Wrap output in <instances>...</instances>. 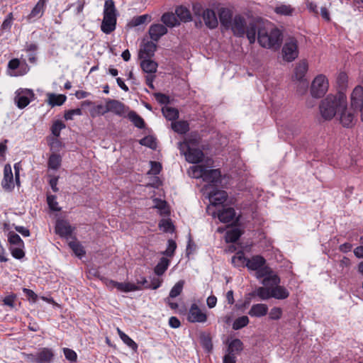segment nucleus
<instances>
[{
	"label": "nucleus",
	"mask_w": 363,
	"mask_h": 363,
	"mask_svg": "<svg viewBox=\"0 0 363 363\" xmlns=\"http://www.w3.org/2000/svg\"><path fill=\"white\" fill-rule=\"evenodd\" d=\"M346 95L342 92L329 94L323 99L319 105L321 117L325 121H330L337 115L340 108L346 103Z\"/></svg>",
	"instance_id": "nucleus-1"
},
{
	"label": "nucleus",
	"mask_w": 363,
	"mask_h": 363,
	"mask_svg": "<svg viewBox=\"0 0 363 363\" xmlns=\"http://www.w3.org/2000/svg\"><path fill=\"white\" fill-rule=\"evenodd\" d=\"M230 28L235 36L243 38L246 35L250 44L255 42L257 30L255 22L251 21L247 24L245 17L238 14L234 16Z\"/></svg>",
	"instance_id": "nucleus-2"
},
{
	"label": "nucleus",
	"mask_w": 363,
	"mask_h": 363,
	"mask_svg": "<svg viewBox=\"0 0 363 363\" xmlns=\"http://www.w3.org/2000/svg\"><path fill=\"white\" fill-rule=\"evenodd\" d=\"M257 40L259 45L265 48H279L282 42V33L277 28L269 31L265 27H257Z\"/></svg>",
	"instance_id": "nucleus-3"
},
{
	"label": "nucleus",
	"mask_w": 363,
	"mask_h": 363,
	"mask_svg": "<svg viewBox=\"0 0 363 363\" xmlns=\"http://www.w3.org/2000/svg\"><path fill=\"white\" fill-rule=\"evenodd\" d=\"M336 118L340 124L345 128H352L357 122V110L347 106V101L340 108Z\"/></svg>",
	"instance_id": "nucleus-4"
},
{
	"label": "nucleus",
	"mask_w": 363,
	"mask_h": 363,
	"mask_svg": "<svg viewBox=\"0 0 363 363\" xmlns=\"http://www.w3.org/2000/svg\"><path fill=\"white\" fill-rule=\"evenodd\" d=\"M328 89V82L325 76L318 75L312 82L311 86V94L313 98L323 97Z\"/></svg>",
	"instance_id": "nucleus-5"
},
{
	"label": "nucleus",
	"mask_w": 363,
	"mask_h": 363,
	"mask_svg": "<svg viewBox=\"0 0 363 363\" xmlns=\"http://www.w3.org/2000/svg\"><path fill=\"white\" fill-rule=\"evenodd\" d=\"M283 58L286 62H292L298 56V42L294 38H288L281 50Z\"/></svg>",
	"instance_id": "nucleus-6"
},
{
	"label": "nucleus",
	"mask_w": 363,
	"mask_h": 363,
	"mask_svg": "<svg viewBox=\"0 0 363 363\" xmlns=\"http://www.w3.org/2000/svg\"><path fill=\"white\" fill-rule=\"evenodd\" d=\"M181 145L182 143H179ZM191 144H194L191 140H185L183 145L186 147V152L185 153L186 160L187 162L192 164H198L203 161L204 154L202 150L199 148L191 147Z\"/></svg>",
	"instance_id": "nucleus-7"
},
{
	"label": "nucleus",
	"mask_w": 363,
	"mask_h": 363,
	"mask_svg": "<svg viewBox=\"0 0 363 363\" xmlns=\"http://www.w3.org/2000/svg\"><path fill=\"white\" fill-rule=\"evenodd\" d=\"M199 172V177H201L204 182L217 184L221 182V173L218 169H208L204 165L198 167Z\"/></svg>",
	"instance_id": "nucleus-8"
},
{
	"label": "nucleus",
	"mask_w": 363,
	"mask_h": 363,
	"mask_svg": "<svg viewBox=\"0 0 363 363\" xmlns=\"http://www.w3.org/2000/svg\"><path fill=\"white\" fill-rule=\"evenodd\" d=\"M35 99L32 89H19L16 91L15 103L18 108H26Z\"/></svg>",
	"instance_id": "nucleus-9"
},
{
	"label": "nucleus",
	"mask_w": 363,
	"mask_h": 363,
	"mask_svg": "<svg viewBox=\"0 0 363 363\" xmlns=\"http://www.w3.org/2000/svg\"><path fill=\"white\" fill-rule=\"evenodd\" d=\"M129 109L123 103L116 100L108 99L106 101L105 109L101 112V115L108 112H112L117 116H122Z\"/></svg>",
	"instance_id": "nucleus-10"
},
{
	"label": "nucleus",
	"mask_w": 363,
	"mask_h": 363,
	"mask_svg": "<svg viewBox=\"0 0 363 363\" xmlns=\"http://www.w3.org/2000/svg\"><path fill=\"white\" fill-rule=\"evenodd\" d=\"M308 65L306 60L300 61L294 69V77L295 79L301 82L303 85V91L308 89V82L305 79V75L308 71Z\"/></svg>",
	"instance_id": "nucleus-11"
},
{
	"label": "nucleus",
	"mask_w": 363,
	"mask_h": 363,
	"mask_svg": "<svg viewBox=\"0 0 363 363\" xmlns=\"http://www.w3.org/2000/svg\"><path fill=\"white\" fill-rule=\"evenodd\" d=\"M187 320L191 323H205L207 320V315L202 312L196 303L191 304L188 315Z\"/></svg>",
	"instance_id": "nucleus-12"
},
{
	"label": "nucleus",
	"mask_w": 363,
	"mask_h": 363,
	"mask_svg": "<svg viewBox=\"0 0 363 363\" xmlns=\"http://www.w3.org/2000/svg\"><path fill=\"white\" fill-rule=\"evenodd\" d=\"M106 284L110 288H116L118 291L126 293L141 289L140 286L130 282H118L110 279L107 280Z\"/></svg>",
	"instance_id": "nucleus-13"
},
{
	"label": "nucleus",
	"mask_w": 363,
	"mask_h": 363,
	"mask_svg": "<svg viewBox=\"0 0 363 363\" xmlns=\"http://www.w3.org/2000/svg\"><path fill=\"white\" fill-rule=\"evenodd\" d=\"M216 214L220 222L227 223L234 220L236 213L233 208L222 206L216 213L214 212L213 213V216H215Z\"/></svg>",
	"instance_id": "nucleus-14"
},
{
	"label": "nucleus",
	"mask_w": 363,
	"mask_h": 363,
	"mask_svg": "<svg viewBox=\"0 0 363 363\" xmlns=\"http://www.w3.org/2000/svg\"><path fill=\"white\" fill-rule=\"evenodd\" d=\"M73 230L67 220L62 219L56 221L55 232L60 237L67 238L72 234Z\"/></svg>",
	"instance_id": "nucleus-15"
},
{
	"label": "nucleus",
	"mask_w": 363,
	"mask_h": 363,
	"mask_svg": "<svg viewBox=\"0 0 363 363\" xmlns=\"http://www.w3.org/2000/svg\"><path fill=\"white\" fill-rule=\"evenodd\" d=\"M2 188L7 191H11L14 188L13 176L9 164L4 166V178L1 182Z\"/></svg>",
	"instance_id": "nucleus-16"
},
{
	"label": "nucleus",
	"mask_w": 363,
	"mask_h": 363,
	"mask_svg": "<svg viewBox=\"0 0 363 363\" xmlns=\"http://www.w3.org/2000/svg\"><path fill=\"white\" fill-rule=\"evenodd\" d=\"M351 106L352 108L357 110L362 109L363 107V87L357 86L351 94Z\"/></svg>",
	"instance_id": "nucleus-17"
},
{
	"label": "nucleus",
	"mask_w": 363,
	"mask_h": 363,
	"mask_svg": "<svg viewBox=\"0 0 363 363\" xmlns=\"http://www.w3.org/2000/svg\"><path fill=\"white\" fill-rule=\"evenodd\" d=\"M202 18L207 28L210 29H214L217 28L218 21L216 14L213 9H204V11L202 12Z\"/></svg>",
	"instance_id": "nucleus-18"
},
{
	"label": "nucleus",
	"mask_w": 363,
	"mask_h": 363,
	"mask_svg": "<svg viewBox=\"0 0 363 363\" xmlns=\"http://www.w3.org/2000/svg\"><path fill=\"white\" fill-rule=\"evenodd\" d=\"M228 198V194L225 191L213 189L209 193V201L213 206H219L223 204Z\"/></svg>",
	"instance_id": "nucleus-19"
},
{
	"label": "nucleus",
	"mask_w": 363,
	"mask_h": 363,
	"mask_svg": "<svg viewBox=\"0 0 363 363\" xmlns=\"http://www.w3.org/2000/svg\"><path fill=\"white\" fill-rule=\"evenodd\" d=\"M116 16L104 15L101 25V30L106 34H110L116 28Z\"/></svg>",
	"instance_id": "nucleus-20"
},
{
	"label": "nucleus",
	"mask_w": 363,
	"mask_h": 363,
	"mask_svg": "<svg viewBox=\"0 0 363 363\" xmlns=\"http://www.w3.org/2000/svg\"><path fill=\"white\" fill-rule=\"evenodd\" d=\"M167 32L168 30L166 26L160 23L152 24L149 28L150 38L155 42H157L160 38L167 34Z\"/></svg>",
	"instance_id": "nucleus-21"
},
{
	"label": "nucleus",
	"mask_w": 363,
	"mask_h": 363,
	"mask_svg": "<svg viewBox=\"0 0 363 363\" xmlns=\"http://www.w3.org/2000/svg\"><path fill=\"white\" fill-rule=\"evenodd\" d=\"M220 24L226 29L230 28L233 20L232 11L227 8H220L218 11Z\"/></svg>",
	"instance_id": "nucleus-22"
},
{
	"label": "nucleus",
	"mask_w": 363,
	"mask_h": 363,
	"mask_svg": "<svg viewBox=\"0 0 363 363\" xmlns=\"http://www.w3.org/2000/svg\"><path fill=\"white\" fill-rule=\"evenodd\" d=\"M49 0H39L33 9L31 10L29 15L27 16L28 21H30L33 18H40L45 10L46 4Z\"/></svg>",
	"instance_id": "nucleus-23"
},
{
	"label": "nucleus",
	"mask_w": 363,
	"mask_h": 363,
	"mask_svg": "<svg viewBox=\"0 0 363 363\" xmlns=\"http://www.w3.org/2000/svg\"><path fill=\"white\" fill-rule=\"evenodd\" d=\"M268 306L264 303L253 304L248 311V315L251 317L261 318L268 313Z\"/></svg>",
	"instance_id": "nucleus-24"
},
{
	"label": "nucleus",
	"mask_w": 363,
	"mask_h": 363,
	"mask_svg": "<svg viewBox=\"0 0 363 363\" xmlns=\"http://www.w3.org/2000/svg\"><path fill=\"white\" fill-rule=\"evenodd\" d=\"M157 50V45L152 41H148L143 45V48L140 50L139 58H150L155 55Z\"/></svg>",
	"instance_id": "nucleus-25"
},
{
	"label": "nucleus",
	"mask_w": 363,
	"mask_h": 363,
	"mask_svg": "<svg viewBox=\"0 0 363 363\" xmlns=\"http://www.w3.org/2000/svg\"><path fill=\"white\" fill-rule=\"evenodd\" d=\"M37 358L38 363H51L54 358V352L50 348L43 347L37 352Z\"/></svg>",
	"instance_id": "nucleus-26"
},
{
	"label": "nucleus",
	"mask_w": 363,
	"mask_h": 363,
	"mask_svg": "<svg viewBox=\"0 0 363 363\" xmlns=\"http://www.w3.org/2000/svg\"><path fill=\"white\" fill-rule=\"evenodd\" d=\"M161 21L164 24V26L169 28H174L179 26L180 22L176 14L172 12H166L161 17Z\"/></svg>",
	"instance_id": "nucleus-27"
},
{
	"label": "nucleus",
	"mask_w": 363,
	"mask_h": 363,
	"mask_svg": "<svg viewBox=\"0 0 363 363\" xmlns=\"http://www.w3.org/2000/svg\"><path fill=\"white\" fill-rule=\"evenodd\" d=\"M175 14L179 22H189L192 20L191 13L189 9L185 6H178L175 9Z\"/></svg>",
	"instance_id": "nucleus-28"
},
{
	"label": "nucleus",
	"mask_w": 363,
	"mask_h": 363,
	"mask_svg": "<svg viewBox=\"0 0 363 363\" xmlns=\"http://www.w3.org/2000/svg\"><path fill=\"white\" fill-rule=\"evenodd\" d=\"M140 67L143 71L147 74H155L157 72L158 64L150 58L141 59Z\"/></svg>",
	"instance_id": "nucleus-29"
},
{
	"label": "nucleus",
	"mask_w": 363,
	"mask_h": 363,
	"mask_svg": "<svg viewBox=\"0 0 363 363\" xmlns=\"http://www.w3.org/2000/svg\"><path fill=\"white\" fill-rule=\"evenodd\" d=\"M266 263L265 259L261 255L253 256L251 259H248L246 262V267L256 271L261 267H263Z\"/></svg>",
	"instance_id": "nucleus-30"
},
{
	"label": "nucleus",
	"mask_w": 363,
	"mask_h": 363,
	"mask_svg": "<svg viewBox=\"0 0 363 363\" xmlns=\"http://www.w3.org/2000/svg\"><path fill=\"white\" fill-rule=\"evenodd\" d=\"M271 296L277 299H285L289 297V292L284 286L277 285L271 289Z\"/></svg>",
	"instance_id": "nucleus-31"
},
{
	"label": "nucleus",
	"mask_w": 363,
	"mask_h": 363,
	"mask_svg": "<svg viewBox=\"0 0 363 363\" xmlns=\"http://www.w3.org/2000/svg\"><path fill=\"white\" fill-rule=\"evenodd\" d=\"M171 126L174 132L182 135L186 134L189 130V124L186 121L172 122Z\"/></svg>",
	"instance_id": "nucleus-32"
},
{
	"label": "nucleus",
	"mask_w": 363,
	"mask_h": 363,
	"mask_svg": "<svg viewBox=\"0 0 363 363\" xmlns=\"http://www.w3.org/2000/svg\"><path fill=\"white\" fill-rule=\"evenodd\" d=\"M249 296H257L262 300H267L272 298L271 296V289L259 286L255 291L249 293Z\"/></svg>",
	"instance_id": "nucleus-33"
},
{
	"label": "nucleus",
	"mask_w": 363,
	"mask_h": 363,
	"mask_svg": "<svg viewBox=\"0 0 363 363\" xmlns=\"http://www.w3.org/2000/svg\"><path fill=\"white\" fill-rule=\"evenodd\" d=\"M128 118L133 123V125L140 129L145 126V123L143 118L140 116L135 111H130L128 112Z\"/></svg>",
	"instance_id": "nucleus-34"
},
{
	"label": "nucleus",
	"mask_w": 363,
	"mask_h": 363,
	"mask_svg": "<svg viewBox=\"0 0 363 363\" xmlns=\"http://www.w3.org/2000/svg\"><path fill=\"white\" fill-rule=\"evenodd\" d=\"M162 113L168 121H174L179 118V111L173 107L164 106L162 108Z\"/></svg>",
	"instance_id": "nucleus-35"
},
{
	"label": "nucleus",
	"mask_w": 363,
	"mask_h": 363,
	"mask_svg": "<svg viewBox=\"0 0 363 363\" xmlns=\"http://www.w3.org/2000/svg\"><path fill=\"white\" fill-rule=\"evenodd\" d=\"M247 259H248L245 257L244 252L242 251H239L233 256L231 262L236 267H243L246 266Z\"/></svg>",
	"instance_id": "nucleus-36"
},
{
	"label": "nucleus",
	"mask_w": 363,
	"mask_h": 363,
	"mask_svg": "<svg viewBox=\"0 0 363 363\" xmlns=\"http://www.w3.org/2000/svg\"><path fill=\"white\" fill-rule=\"evenodd\" d=\"M169 262L167 258L162 257L154 269L155 273L157 276L162 275L167 269Z\"/></svg>",
	"instance_id": "nucleus-37"
},
{
	"label": "nucleus",
	"mask_w": 363,
	"mask_h": 363,
	"mask_svg": "<svg viewBox=\"0 0 363 363\" xmlns=\"http://www.w3.org/2000/svg\"><path fill=\"white\" fill-rule=\"evenodd\" d=\"M242 233L238 228H233L228 230L225 234V241L227 242H235L239 240Z\"/></svg>",
	"instance_id": "nucleus-38"
},
{
	"label": "nucleus",
	"mask_w": 363,
	"mask_h": 363,
	"mask_svg": "<svg viewBox=\"0 0 363 363\" xmlns=\"http://www.w3.org/2000/svg\"><path fill=\"white\" fill-rule=\"evenodd\" d=\"M48 96V102L52 106L62 105L67 99L66 96L63 94L57 95L55 94H50Z\"/></svg>",
	"instance_id": "nucleus-39"
},
{
	"label": "nucleus",
	"mask_w": 363,
	"mask_h": 363,
	"mask_svg": "<svg viewBox=\"0 0 363 363\" xmlns=\"http://www.w3.org/2000/svg\"><path fill=\"white\" fill-rule=\"evenodd\" d=\"M242 350L243 343L240 339H234L228 345V354H234V352L238 353L240 352Z\"/></svg>",
	"instance_id": "nucleus-40"
},
{
	"label": "nucleus",
	"mask_w": 363,
	"mask_h": 363,
	"mask_svg": "<svg viewBox=\"0 0 363 363\" xmlns=\"http://www.w3.org/2000/svg\"><path fill=\"white\" fill-rule=\"evenodd\" d=\"M62 162V157L60 155L57 154H52L48 161V165L50 169H57Z\"/></svg>",
	"instance_id": "nucleus-41"
},
{
	"label": "nucleus",
	"mask_w": 363,
	"mask_h": 363,
	"mask_svg": "<svg viewBox=\"0 0 363 363\" xmlns=\"http://www.w3.org/2000/svg\"><path fill=\"white\" fill-rule=\"evenodd\" d=\"M151 21V16L148 14L135 16L130 22V25L136 27Z\"/></svg>",
	"instance_id": "nucleus-42"
},
{
	"label": "nucleus",
	"mask_w": 363,
	"mask_h": 363,
	"mask_svg": "<svg viewBox=\"0 0 363 363\" xmlns=\"http://www.w3.org/2000/svg\"><path fill=\"white\" fill-rule=\"evenodd\" d=\"M104 15L118 16L113 0H106L104 3Z\"/></svg>",
	"instance_id": "nucleus-43"
},
{
	"label": "nucleus",
	"mask_w": 363,
	"mask_h": 363,
	"mask_svg": "<svg viewBox=\"0 0 363 363\" xmlns=\"http://www.w3.org/2000/svg\"><path fill=\"white\" fill-rule=\"evenodd\" d=\"M250 320L247 315H242L239 317L235 320L233 323V329L235 330H238L244 327L247 326L249 324Z\"/></svg>",
	"instance_id": "nucleus-44"
},
{
	"label": "nucleus",
	"mask_w": 363,
	"mask_h": 363,
	"mask_svg": "<svg viewBox=\"0 0 363 363\" xmlns=\"http://www.w3.org/2000/svg\"><path fill=\"white\" fill-rule=\"evenodd\" d=\"M68 245L77 257H82L85 255V251L79 242L71 241L69 242Z\"/></svg>",
	"instance_id": "nucleus-45"
},
{
	"label": "nucleus",
	"mask_w": 363,
	"mask_h": 363,
	"mask_svg": "<svg viewBox=\"0 0 363 363\" xmlns=\"http://www.w3.org/2000/svg\"><path fill=\"white\" fill-rule=\"evenodd\" d=\"M139 143L152 150H155L157 147L156 139L152 135H147L140 139Z\"/></svg>",
	"instance_id": "nucleus-46"
},
{
	"label": "nucleus",
	"mask_w": 363,
	"mask_h": 363,
	"mask_svg": "<svg viewBox=\"0 0 363 363\" xmlns=\"http://www.w3.org/2000/svg\"><path fill=\"white\" fill-rule=\"evenodd\" d=\"M65 124L60 120L55 121L51 126L52 134L55 137H59L62 129L65 128Z\"/></svg>",
	"instance_id": "nucleus-47"
},
{
	"label": "nucleus",
	"mask_w": 363,
	"mask_h": 363,
	"mask_svg": "<svg viewBox=\"0 0 363 363\" xmlns=\"http://www.w3.org/2000/svg\"><path fill=\"white\" fill-rule=\"evenodd\" d=\"M200 340L203 347L207 351L209 352L213 349V344L210 335L202 333L200 335Z\"/></svg>",
	"instance_id": "nucleus-48"
},
{
	"label": "nucleus",
	"mask_w": 363,
	"mask_h": 363,
	"mask_svg": "<svg viewBox=\"0 0 363 363\" xmlns=\"http://www.w3.org/2000/svg\"><path fill=\"white\" fill-rule=\"evenodd\" d=\"M184 284V281L183 280L179 281L172 288L169 297V298H175L180 295L182 291L183 286Z\"/></svg>",
	"instance_id": "nucleus-49"
},
{
	"label": "nucleus",
	"mask_w": 363,
	"mask_h": 363,
	"mask_svg": "<svg viewBox=\"0 0 363 363\" xmlns=\"http://www.w3.org/2000/svg\"><path fill=\"white\" fill-rule=\"evenodd\" d=\"M8 240L11 245H15L18 247H23V241L21 237L13 231L9 233Z\"/></svg>",
	"instance_id": "nucleus-50"
},
{
	"label": "nucleus",
	"mask_w": 363,
	"mask_h": 363,
	"mask_svg": "<svg viewBox=\"0 0 363 363\" xmlns=\"http://www.w3.org/2000/svg\"><path fill=\"white\" fill-rule=\"evenodd\" d=\"M56 199L57 197L55 195H48L47 196V202L49 208L53 211H60L61 208L57 206L58 203Z\"/></svg>",
	"instance_id": "nucleus-51"
},
{
	"label": "nucleus",
	"mask_w": 363,
	"mask_h": 363,
	"mask_svg": "<svg viewBox=\"0 0 363 363\" xmlns=\"http://www.w3.org/2000/svg\"><path fill=\"white\" fill-rule=\"evenodd\" d=\"M177 248V243L173 240H168V245L164 252H162L163 255L167 257H173L174 251Z\"/></svg>",
	"instance_id": "nucleus-52"
},
{
	"label": "nucleus",
	"mask_w": 363,
	"mask_h": 363,
	"mask_svg": "<svg viewBox=\"0 0 363 363\" xmlns=\"http://www.w3.org/2000/svg\"><path fill=\"white\" fill-rule=\"evenodd\" d=\"M282 315V309L279 307L272 308L269 313L270 320H279Z\"/></svg>",
	"instance_id": "nucleus-53"
},
{
	"label": "nucleus",
	"mask_w": 363,
	"mask_h": 363,
	"mask_svg": "<svg viewBox=\"0 0 363 363\" xmlns=\"http://www.w3.org/2000/svg\"><path fill=\"white\" fill-rule=\"evenodd\" d=\"M13 20V15L12 13H9L6 16V18L4 19V21L2 23L1 30H10L11 26H12Z\"/></svg>",
	"instance_id": "nucleus-54"
},
{
	"label": "nucleus",
	"mask_w": 363,
	"mask_h": 363,
	"mask_svg": "<svg viewBox=\"0 0 363 363\" xmlns=\"http://www.w3.org/2000/svg\"><path fill=\"white\" fill-rule=\"evenodd\" d=\"M269 282H272L273 285L277 286L280 283V278L277 274L270 275L269 274L263 279L262 284L267 285Z\"/></svg>",
	"instance_id": "nucleus-55"
},
{
	"label": "nucleus",
	"mask_w": 363,
	"mask_h": 363,
	"mask_svg": "<svg viewBox=\"0 0 363 363\" xmlns=\"http://www.w3.org/2000/svg\"><path fill=\"white\" fill-rule=\"evenodd\" d=\"M17 298V296L14 294H11L10 295H8L5 296L2 301L4 305L9 306L10 308H13L15 306V301Z\"/></svg>",
	"instance_id": "nucleus-56"
},
{
	"label": "nucleus",
	"mask_w": 363,
	"mask_h": 363,
	"mask_svg": "<svg viewBox=\"0 0 363 363\" xmlns=\"http://www.w3.org/2000/svg\"><path fill=\"white\" fill-rule=\"evenodd\" d=\"M293 9L290 6L281 5L276 7L275 12L278 14L289 16L292 13Z\"/></svg>",
	"instance_id": "nucleus-57"
},
{
	"label": "nucleus",
	"mask_w": 363,
	"mask_h": 363,
	"mask_svg": "<svg viewBox=\"0 0 363 363\" xmlns=\"http://www.w3.org/2000/svg\"><path fill=\"white\" fill-rule=\"evenodd\" d=\"M154 96H155L156 101L160 104L167 105L170 103L169 97L164 94L160 93V92L155 93Z\"/></svg>",
	"instance_id": "nucleus-58"
},
{
	"label": "nucleus",
	"mask_w": 363,
	"mask_h": 363,
	"mask_svg": "<svg viewBox=\"0 0 363 363\" xmlns=\"http://www.w3.org/2000/svg\"><path fill=\"white\" fill-rule=\"evenodd\" d=\"M82 111L80 108L69 109L65 112L64 118L66 121L72 120L74 115L80 116Z\"/></svg>",
	"instance_id": "nucleus-59"
},
{
	"label": "nucleus",
	"mask_w": 363,
	"mask_h": 363,
	"mask_svg": "<svg viewBox=\"0 0 363 363\" xmlns=\"http://www.w3.org/2000/svg\"><path fill=\"white\" fill-rule=\"evenodd\" d=\"M159 226L162 228L164 232H171L174 229V226L170 220H162Z\"/></svg>",
	"instance_id": "nucleus-60"
},
{
	"label": "nucleus",
	"mask_w": 363,
	"mask_h": 363,
	"mask_svg": "<svg viewBox=\"0 0 363 363\" xmlns=\"http://www.w3.org/2000/svg\"><path fill=\"white\" fill-rule=\"evenodd\" d=\"M63 351L65 358L69 360L72 362H74L77 361V353L73 350L69 348H64Z\"/></svg>",
	"instance_id": "nucleus-61"
},
{
	"label": "nucleus",
	"mask_w": 363,
	"mask_h": 363,
	"mask_svg": "<svg viewBox=\"0 0 363 363\" xmlns=\"http://www.w3.org/2000/svg\"><path fill=\"white\" fill-rule=\"evenodd\" d=\"M150 170L149 174L157 175L159 174L162 170V165L160 162L156 161L150 162Z\"/></svg>",
	"instance_id": "nucleus-62"
},
{
	"label": "nucleus",
	"mask_w": 363,
	"mask_h": 363,
	"mask_svg": "<svg viewBox=\"0 0 363 363\" xmlns=\"http://www.w3.org/2000/svg\"><path fill=\"white\" fill-rule=\"evenodd\" d=\"M121 340L133 351H137L138 347L137 343L135 341H133L128 335H123V337Z\"/></svg>",
	"instance_id": "nucleus-63"
},
{
	"label": "nucleus",
	"mask_w": 363,
	"mask_h": 363,
	"mask_svg": "<svg viewBox=\"0 0 363 363\" xmlns=\"http://www.w3.org/2000/svg\"><path fill=\"white\" fill-rule=\"evenodd\" d=\"M161 284L162 281L159 278L153 277L151 280V283L145 286V288L155 290L161 286Z\"/></svg>",
	"instance_id": "nucleus-64"
}]
</instances>
